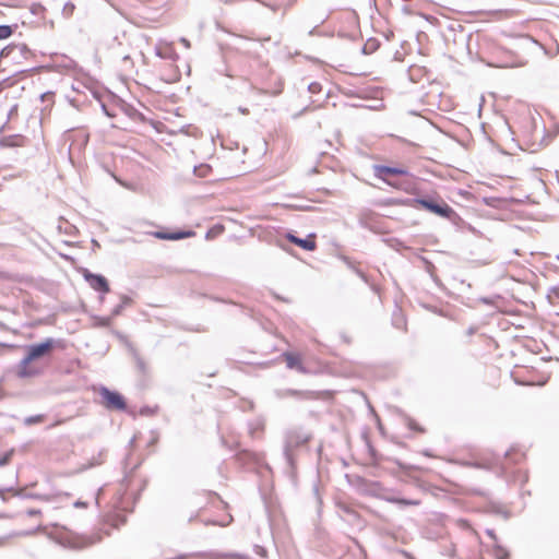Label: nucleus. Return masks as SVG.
<instances>
[{
  "label": "nucleus",
  "instance_id": "nucleus-3",
  "mask_svg": "<svg viewBox=\"0 0 559 559\" xmlns=\"http://www.w3.org/2000/svg\"><path fill=\"white\" fill-rule=\"evenodd\" d=\"M102 540V535L99 533H94L91 535H60L57 538V543L63 548H68L71 550H81L93 546Z\"/></svg>",
  "mask_w": 559,
  "mask_h": 559
},
{
  "label": "nucleus",
  "instance_id": "nucleus-30",
  "mask_svg": "<svg viewBox=\"0 0 559 559\" xmlns=\"http://www.w3.org/2000/svg\"><path fill=\"white\" fill-rule=\"evenodd\" d=\"M136 366H138V368H139L142 372H144V371H145L146 365H145L144 360H143L141 357H139V356H136Z\"/></svg>",
  "mask_w": 559,
  "mask_h": 559
},
{
  "label": "nucleus",
  "instance_id": "nucleus-17",
  "mask_svg": "<svg viewBox=\"0 0 559 559\" xmlns=\"http://www.w3.org/2000/svg\"><path fill=\"white\" fill-rule=\"evenodd\" d=\"M105 457H106V451L105 450L99 451L96 456H93L91 459V461L85 466V468H91V467H94V466L103 464L104 461H105Z\"/></svg>",
  "mask_w": 559,
  "mask_h": 559
},
{
  "label": "nucleus",
  "instance_id": "nucleus-12",
  "mask_svg": "<svg viewBox=\"0 0 559 559\" xmlns=\"http://www.w3.org/2000/svg\"><path fill=\"white\" fill-rule=\"evenodd\" d=\"M193 235H194V231H192V230H188V231L180 230V231H176V233H166V231H155L154 233V236L157 239H163V240H180L183 238L191 237Z\"/></svg>",
  "mask_w": 559,
  "mask_h": 559
},
{
  "label": "nucleus",
  "instance_id": "nucleus-40",
  "mask_svg": "<svg viewBox=\"0 0 559 559\" xmlns=\"http://www.w3.org/2000/svg\"><path fill=\"white\" fill-rule=\"evenodd\" d=\"M282 92V87H280L278 90H276L273 95H278L280 93Z\"/></svg>",
  "mask_w": 559,
  "mask_h": 559
},
{
  "label": "nucleus",
  "instance_id": "nucleus-31",
  "mask_svg": "<svg viewBox=\"0 0 559 559\" xmlns=\"http://www.w3.org/2000/svg\"><path fill=\"white\" fill-rule=\"evenodd\" d=\"M408 427H409L411 429L416 430V431H419V432L424 431V430H423V428H420V427H419V426H418L414 420H412V419L408 421Z\"/></svg>",
  "mask_w": 559,
  "mask_h": 559
},
{
  "label": "nucleus",
  "instance_id": "nucleus-33",
  "mask_svg": "<svg viewBox=\"0 0 559 559\" xmlns=\"http://www.w3.org/2000/svg\"><path fill=\"white\" fill-rule=\"evenodd\" d=\"M476 332H477V326H469V328L466 330V335H467V336H472V335H474Z\"/></svg>",
  "mask_w": 559,
  "mask_h": 559
},
{
  "label": "nucleus",
  "instance_id": "nucleus-28",
  "mask_svg": "<svg viewBox=\"0 0 559 559\" xmlns=\"http://www.w3.org/2000/svg\"><path fill=\"white\" fill-rule=\"evenodd\" d=\"M374 48H376V44H374V41H369V43H367V44L364 46L362 51H364L365 53H368V52L372 51Z\"/></svg>",
  "mask_w": 559,
  "mask_h": 559
},
{
  "label": "nucleus",
  "instance_id": "nucleus-5",
  "mask_svg": "<svg viewBox=\"0 0 559 559\" xmlns=\"http://www.w3.org/2000/svg\"><path fill=\"white\" fill-rule=\"evenodd\" d=\"M99 395L104 401L105 407L108 409L124 411L127 408L123 396L116 391H111L106 386H100Z\"/></svg>",
  "mask_w": 559,
  "mask_h": 559
},
{
  "label": "nucleus",
  "instance_id": "nucleus-18",
  "mask_svg": "<svg viewBox=\"0 0 559 559\" xmlns=\"http://www.w3.org/2000/svg\"><path fill=\"white\" fill-rule=\"evenodd\" d=\"M547 298L552 306L559 309V285L550 289Z\"/></svg>",
  "mask_w": 559,
  "mask_h": 559
},
{
  "label": "nucleus",
  "instance_id": "nucleus-14",
  "mask_svg": "<svg viewBox=\"0 0 559 559\" xmlns=\"http://www.w3.org/2000/svg\"><path fill=\"white\" fill-rule=\"evenodd\" d=\"M275 394L278 399H285L288 396L300 397L304 395V392L293 390V389H285V390H276Z\"/></svg>",
  "mask_w": 559,
  "mask_h": 559
},
{
  "label": "nucleus",
  "instance_id": "nucleus-23",
  "mask_svg": "<svg viewBox=\"0 0 559 559\" xmlns=\"http://www.w3.org/2000/svg\"><path fill=\"white\" fill-rule=\"evenodd\" d=\"M44 420V415H34V416H28L24 419V424L27 425V426H31V425H34V424H38V423H41Z\"/></svg>",
  "mask_w": 559,
  "mask_h": 559
},
{
  "label": "nucleus",
  "instance_id": "nucleus-8",
  "mask_svg": "<svg viewBox=\"0 0 559 559\" xmlns=\"http://www.w3.org/2000/svg\"><path fill=\"white\" fill-rule=\"evenodd\" d=\"M373 171L377 178L388 182L389 185H391V181L389 179L391 176H401L407 174V170L404 168L390 167L384 165H376L373 167Z\"/></svg>",
  "mask_w": 559,
  "mask_h": 559
},
{
  "label": "nucleus",
  "instance_id": "nucleus-37",
  "mask_svg": "<svg viewBox=\"0 0 559 559\" xmlns=\"http://www.w3.org/2000/svg\"><path fill=\"white\" fill-rule=\"evenodd\" d=\"M5 491H13V488H7V489L0 488V498H2L3 500H4Z\"/></svg>",
  "mask_w": 559,
  "mask_h": 559
},
{
  "label": "nucleus",
  "instance_id": "nucleus-41",
  "mask_svg": "<svg viewBox=\"0 0 559 559\" xmlns=\"http://www.w3.org/2000/svg\"><path fill=\"white\" fill-rule=\"evenodd\" d=\"M103 109L105 110L106 115L110 116V114L106 110V106L103 105Z\"/></svg>",
  "mask_w": 559,
  "mask_h": 559
},
{
  "label": "nucleus",
  "instance_id": "nucleus-26",
  "mask_svg": "<svg viewBox=\"0 0 559 559\" xmlns=\"http://www.w3.org/2000/svg\"><path fill=\"white\" fill-rule=\"evenodd\" d=\"M455 524L457 527H460L462 530H471L474 534H476V532H474L473 528L471 527V524L468 523V521H466L464 519L456 520Z\"/></svg>",
  "mask_w": 559,
  "mask_h": 559
},
{
  "label": "nucleus",
  "instance_id": "nucleus-21",
  "mask_svg": "<svg viewBox=\"0 0 559 559\" xmlns=\"http://www.w3.org/2000/svg\"><path fill=\"white\" fill-rule=\"evenodd\" d=\"M75 10V5L72 3V2H66L63 8H62V15L66 17V19H69L73 12Z\"/></svg>",
  "mask_w": 559,
  "mask_h": 559
},
{
  "label": "nucleus",
  "instance_id": "nucleus-27",
  "mask_svg": "<svg viewBox=\"0 0 559 559\" xmlns=\"http://www.w3.org/2000/svg\"><path fill=\"white\" fill-rule=\"evenodd\" d=\"M418 504H419L418 500L399 498V506H418Z\"/></svg>",
  "mask_w": 559,
  "mask_h": 559
},
{
  "label": "nucleus",
  "instance_id": "nucleus-20",
  "mask_svg": "<svg viewBox=\"0 0 559 559\" xmlns=\"http://www.w3.org/2000/svg\"><path fill=\"white\" fill-rule=\"evenodd\" d=\"M263 429V421L261 419H258L253 423L249 424V433L251 437H255V433Z\"/></svg>",
  "mask_w": 559,
  "mask_h": 559
},
{
  "label": "nucleus",
  "instance_id": "nucleus-43",
  "mask_svg": "<svg viewBox=\"0 0 559 559\" xmlns=\"http://www.w3.org/2000/svg\"><path fill=\"white\" fill-rule=\"evenodd\" d=\"M358 274L361 278H365V275L362 273L358 272Z\"/></svg>",
  "mask_w": 559,
  "mask_h": 559
},
{
  "label": "nucleus",
  "instance_id": "nucleus-35",
  "mask_svg": "<svg viewBox=\"0 0 559 559\" xmlns=\"http://www.w3.org/2000/svg\"><path fill=\"white\" fill-rule=\"evenodd\" d=\"M384 499L388 502L399 504V498H396V497H385Z\"/></svg>",
  "mask_w": 559,
  "mask_h": 559
},
{
  "label": "nucleus",
  "instance_id": "nucleus-42",
  "mask_svg": "<svg viewBox=\"0 0 559 559\" xmlns=\"http://www.w3.org/2000/svg\"><path fill=\"white\" fill-rule=\"evenodd\" d=\"M240 111H241L242 114H247V111H248V110H247V109H245V108H240Z\"/></svg>",
  "mask_w": 559,
  "mask_h": 559
},
{
  "label": "nucleus",
  "instance_id": "nucleus-19",
  "mask_svg": "<svg viewBox=\"0 0 559 559\" xmlns=\"http://www.w3.org/2000/svg\"><path fill=\"white\" fill-rule=\"evenodd\" d=\"M114 317H94V325L98 328H108L111 324Z\"/></svg>",
  "mask_w": 559,
  "mask_h": 559
},
{
  "label": "nucleus",
  "instance_id": "nucleus-1",
  "mask_svg": "<svg viewBox=\"0 0 559 559\" xmlns=\"http://www.w3.org/2000/svg\"><path fill=\"white\" fill-rule=\"evenodd\" d=\"M56 341L53 338H47L39 344H32L26 347V355L20 361L17 367V376L20 378H29L36 376L38 372L29 367L28 365L50 353L53 348Z\"/></svg>",
  "mask_w": 559,
  "mask_h": 559
},
{
  "label": "nucleus",
  "instance_id": "nucleus-16",
  "mask_svg": "<svg viewBox=\"0 0 559 559\" xmlns=\"http://www.w3.org/2000/svg\"><path fill=\"white\" fill-rule=\"evenodd\" d=\"M492 556L495 559H509V551L501 545L496 544L492 549Z\"/></svg>",
  "mask_w": 559,
  "mask_h": 559
},
{
  "label": "nucleus",
  "instance_id": "nucleus-32",
  "mask_svg": "<svg viewBox=\"0 0 559 559\" xmlns=\"http://www.w3.org/2000/svg\"><path fill=\"white\" fill-rule=\"evenodd\" d=\"M40 513H41V512H40V510H38V509H28V510L26 511V514H27L28 516H37V515H39Z\"/></svg>",
  "mask_w": 559,
  "mask_h": 559
},
{
  "label": "nucleus",
  "instance_id": "nucleus-39",
  "mask_svg": "<svg viewBox=\"0 0 559 559\" xmlns=\"http://www.w3.org/2000/svg\"><path fill=\"white\" fill-rule=\"evenodd\" d=\"M266 7H269L272 11H276L278 9V5H275V4H266Z\"/></svg>",
  "mask_w": 559,
  "mask_h": 559
},
{
  "label": "nucleus",
  "instance_id": "nucleus-7",
  "mask_svg": "<svg viewBox=\"0 0 559 559\" xmlns=\"http://www.w3.org/2000/svg\"><path fill=\"white\" fill-rule=\"evenodd\" d=\"M83 277L94 290L99 292L102 294L109 293V284L105 276L100 274H94L88 270H84Z\"/></svg>",
  "mask_w": 559,
  "mask_h": 559
},
{
  "label": "nucleus",
  "instance_id": "nucleus-13",
  "mask_svg": "<svg viewBox=\"0 0 559 559\" xmlns=\"http://www.w3.org/2000/svg\"><path fill=\"white\" fill-rule=\"evenodd\" d=\"M24 144V136L20 134H13L3 136L0 139V146L1 147H16L22 146Z\"/></svg>",
  "mask_w": 559,
  "mask_h": 559
},
{
  "label": "nucleus",
  "instance_id": "nucleus-9",
  "mask_svg": "<svg viewBox=\"0 0 559 559\" xmlns=\"http://www.w3.org/2000/svg\"><path fill=\"white\" fill-rule=\"evenodd\" d=\"M191 559H248V556L239 552L207 551L195 554Z\"/></svg>",
  "mask_w": 559,
  "mask_h": 559
},
{
  "label": "nucleus",
  "instance_id": "nucleus-25",
  "mask_svg": "<svg viewBox=\"0 0 559 559\" xmlns=\"http://www.w3.org/2000/svg\"><path fill=\"white\" fill-rule=\"evenodd\" d=\"M14 453V450L11 449L7 451L2 456H0V467L5 466L10 461Z\"/></svg>",
  "mask_w": 559,
  "mask_h": 559
},
{
  "label": "nucleus",
  "instance_id": "nucleus-34",
  "mask_svg": "<svg viewBox=\"0 0 559 559\" xmlns=\"http://www.w3.org/2000/svg\"><path fill=\"white\" fill-rule=\"evenodd\" d=\"M486 534H487L491 539H493L495 542L497 540V536H496V534H495V531H493V530H491V528H487V530H486Z\"/></svg>",
  "mask_w": 559,
  "mask_h": 559
},
{
  "label": "nucleus",
  "instance_id": "nucleus-2",
  "mask_svg": "<svg viewBox=\"0 0 559 559\" xmlns=\"http://www.w3.org/2000/svg\"><path fill=\"white\" fill-rule=\"evenodd\" d=\"M310 438L311 435L302 428H292L285 432L283 452L286 463L292 469L295 467L294 450L306 444Z\"/></svg>",
  "mask_w": 559,
  "mask_h": 559
},
{
  "label": "nucleus",
  "instance_id": "nucleus-29",
  "mask_svg": "<svg viewBox=\"0 0 559 559\" xmlns=\"http://www.w3.org/2000/svg\"><path fill=\"white\" fill-rule=\"evenodd\" d=\"M308 90H309L311 93H318V92H320V90H321V85H320L319 83H316V82H314V83L309 84Z\"/></svg>",
  "mask_w": 559,
  "mask_h": 559
},
{
  "label": "nucleus",
  "instance_id": "nucleus-4",
  "mask_svg": "<svg viewBox=\"0 0 559 559\" xmlns=\"http://www.w3.org/2000/svg\"><path fill=\"white\" fill-rule=\"evenodd\" d=\"M425 210L444 218H451L455 212L444 201L438 202L432 198H419L414 200Z\"/></svg>",
  "mask_w": 559,
  "mask_h": 559
},
{
  "label": "nucleus",
  "instance_id": "nucleus-38",
  "mask_svg": "<svg viewBox=\"0 0 559 559\" xmlns=\"http://www.w3.org/2000/svg\"><path fill=\"white\" fill-rule=\"evenodd\" d=\"M74 507L76 508H83V507H86V503L81 501V500H78L76 502H74Z\"/></svg>",
  "mask_w": 559,
  "mask_h": 559
},
{
  "label": "nucleus",
  "instance_id": "nucleus-24",
  "mask_svg": "<svg viewBox=\"0 0 559 559\" xmlns=\"http://www.w3.org/2000/svg\"><path fill=\"white\" fill-rule=\"evenodd\" d=\"M25 48H26L25 45H16L14 47H5L1 50L0 56L1 57L9 56L13 49H19L20 52H22Z\"/></svg>",
  "mask_w": 559,
  "mask_h": 559
},
{
  "label": "nucleus",
  "instance_id": "nucleus-11",
  "mask_svg": "<svg viewBox=\"0 0 559 559\" xmlns=\"http://www.w3.org/2000/svg\"><path fill=\"white\" fill-rule=\"evenodd\" d=\"M283 357L285 358L287 368L295 369L300 373L307 372L306 368L304 367V365L301 362L299 355L286 352L283 354Z\"/></svg>",
  "mask_w": 559,
  "mask_h": 559
},
{
  "label": "nucleus",
  "instance_id": "nucleus-36",
  "mask_svg": "<svg viewBox=\"0 0 559 559\" xmlns=\"http://www.w3.org/2000/svg\"><path fill=\"white\" fill-rule=\"evenodd\" d=\"M180 43H181L186 48H190V41H189L187 38L182 37V38L180 39Z\"/></svg>",
  "mask_w": 559,
  "mask_h": 559
},
{
  "label": "nucleus",
  "instance_id": "nucleus-10",
  "mask_svg": "<svg viewBox=\"0 0 559 559\" xmlns=\"http://www.w3.org/2000/svg\"><path fill=\"white\" fill-rule=\"evenodd\" d=\"M286 237L290 242H293L294 245H296L307 251H312L316 249V241L313 240V238H314L313 234L308 235L306 238H299V237L293 235L292 233H288Z\"/></svg>",
  "mask_w": 559,
  "mask_h": 559
},
{
  "label": "nucleus",
  "instance_id": "nucleus-6",
  "mask_svg": "<svg viewBox=\"0 0 559 559\" xmlns=\"http://www.w3.org/2000/svg\"><path fill=\"white\" fill-rule=\"evenodd\" d=\"M510 455H511L510 452H506L503 460L496 459L493 462H478V461L477 462H468V463H465V465L473 466L476 468H485V469L493 471V472H497L500 476H506L507 468H508L506 461L508 460V457Z\"/></svg>",
  "mask_w": 559,
  "mask_h": 559
},
{
  "label": "nucleus",
  "instance_id": "nucleus-15",
  "mask_svg": "<svg viewBox=\"0 0 559 559\" xmlns=\"http://www.w3.org/2000/svg\"><path fill=\"white\" fill-rule=\"evenodd\" d=\"M131 302H132V299H131L129 296L123 295V296L121 297V302H120L119 305H117V306L112 309V311H111V317H117V316H119V314L122 312L123 308H124V307H127L128 305H130Z\"/></svg>",
  "mask_w": 559,
  "mask_h": 559
},
{
  "label": "nucleus",
  "instance_id": "nucleus-22",
  "mask_svg": "<svg viewBox=\"0 0 559 559\" xmlns=\"http://www.w3.org/2000/svg\"><path fill=\"white\" fill-rule=\"evenodd\" d=\"M13 33V28L10 25H0V40L9 38Z\"/></svg>",
  "mask_w": 559,
  "mask_h": 559
}]
</instances>
